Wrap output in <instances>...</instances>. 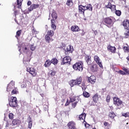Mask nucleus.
<instances>
[{
    "mask_svg": "<svg viewBox=\"0 0 129 129\" xmlns=\"http://www.w3.org/2000/svg\"><path fill=\"white\" fill-rule=\"evenodd\" d=\"M114 22H115V19L112 17H107L103 20L104 24L108 28H111Z\"/></svg>",
    "mask_w": 129,
    "mask_h": 129,
    "instance_id": "f257e3e1",
    "label": "nucleus"
},
{
    "mask_svg": "<svg viewBox=\"0 0 129 129\" xmlns=\"http://www.w3.org/2000/svg\"><path fill=\"white\" fill-rule=\"evenodd\" d=\"M89 10V11H90L91 12H92V5L91 4H88L85 6L82 5L79 6V12L81 14H83V15H84V12L85 11Z\"/></svg>",
    "mask_w": 129,
    "mask_h": 129,
    "instance_id": "f03ea898",
    "label": "nucleus"
},
{
    "mask_svg": "<svg viewBox=\"0 0 129 129\" xmlns=\"http://www.w3.org/2000/svg\"><path fill=\"white\" fill-rule=\"evenodd\" d=\"M82 83V77H80L76 80H72L69 82V85L71 87H73L74 85H80Z\"/></svg>",
    "mask_w": 129,
    "mask_h": 129,
    "instance_id": "7ed1b4c3",
    "label": "nucleus"
},
{
    "mask_svg": "<svg viewBox=\"0 0 129 129\" xmlns=\"http://www.w3.org/2000/svg\"><path fill=\"white\" fill-rule=\"evenodd\" d=\"M113 103L115 106H117L118 108L123 107V102H122V101H121L119 98L114 97L113 98Z\"/></svg>",
    "mask_w": 129,
    "mask_h": 129,
    "instance_id": "20e7f679",
    "label": "nucleus"
},
{
    "mask_svg": "<svg viewBox=\"0 0 129 129\" xmlns=\"http://www.w3.org/2000/svg\"><path fill=\"white\" fill-rule=\"evenodd\" d=\"M54 31L53 30H49L47 34L45 35V40L47 43L52 42L53 39H52V37L54 36Z\"/></svg>",
    "mask_w": 129,
    "mask_h": 129,
    "instance_id": "39448f33",
    "label": "nucleus"
},
{
    "mask_svg": "<svg viewBox=\"0 0 129 129\" xmlns=\"http://www.w3.org/2000/svg\"><path fill=\"white\" fill-rule=\"evenodd\" d=\"M9 105L11 107H17L18 106L17 98L16 97H12L11 98V100L9 101Z\"/></svg>",
    "mask_w": 129,
    "mask_h": 129,
    "instance_id": "423d86ee",
    "label": "nucleus"
},
{
    "mask_svg": "<svg viewBox=\"0 0 129 129\" xmlns=\"http://www.w3.org/2000/svg\"><path fill=\"white\" fill-rule=\"evenodd\" d=\"M73 68L77 71H82L83 67L81 62H77L73 66Z\"/></svg>",
    "mask_w": 129,
    "mask_h": 129,
    "instance_id": "0eeeda50",
    "label": "nucleus"
},
{
    "mask_svg": "<svg viewBox=\"0 0 129 129\" xmlns=\"http://www.w3.org/2000/svg\"><path fill=\"white\" fill-rule=\"evenodd\" d=\"M112 3H113V1L110 0L108 2V4L106 5V8H107V9H110L112 12H114V11H116V9L115 5H113Z\"/></svg>",
    "mask_w": 129,
    "mask_h": 129,
    "instance_id": "6e6552de",
    "label": "nucleus"
},
{
    "mask_svg": "<svg viewBox=\"0 0 129 129\" xmlns=\"http://www.w3.org/2000/svg\"><path fill=\"white\" fill-rule=\"evenodd\" d=\"M94 61H95L96 63L99 65L100 68H103V66H102V61H101V59H100L98 56L95 55L94 56Z\"/></svg>",
    "mask_w": 129,
    "mask_h": 129,
    "instance_id": "1a4fd4ad",
    "label": "nucleus"
},
{
    "mask_svg": "<svg viewBox=\"0 0 129 129\" xmlns=\"http://www.w3.org/2000/svg\"><path fill=\"white\" fill-rule=\"evenodd\" d=\"M27 72H29L32 76H36L37 75V72H36L34 68L28 67L27 68Z\"/></svg>",
    "mask_w": 129,
    "mask_h": 129,
    "instance_id": "9d476101",
    "label": "nucleus"
},
{
    "mask_svg": "<svg viewBox=\"0 0 129 129\" xmlns=\"http://www.w3.org/2000/svg\"><path fill=\"white\" fill-rule=\"evenodd\" d=\"M70 62H71V57L70 56H66L63 58L61 64L64 65L67 63L70 64Z\"/></svg>",
    "mask_w": 129,
    "mask_h": 129,
    "instance_id": "9b49d317",
    "label": "nucleus"
},
{
    "mask_svg": "<svg viewBox=\"0 0 129 129\" xmlns=\"http://www.w3.org/2000/svg\"><path fill=\"white\" fill-rule=\"evenodd\" d=\"M15 87V82L12 81L9 84L7 87V91L10 92L12 89H13Z\"/></svg>",
    "mask_w": 129,
    "mask_h": 129,
    "instance_id": "f8f14e48",
    "label": "nucleus"
},
{
    "mask_svg": "<svg viewBox=\"0 0 129 129\" xmlns=\"http://www.w3.org/2000/svg\"><path fill=\"white\" fill-rule=\"evenodd\" d=\"M123 27L126 30H129V21L127 20H125L122 23Z\"/></svg>",
    "mask_w": 129,
    "mask_h": 129,
    "instance_id": "ddd939ff",
    "label": "nucleus"
},
{
    "mask_svg": "<svg viewBox=\"0 0 129 129\" xmlns=\"http://www.w3.org/2000/svg\"><path fill=\"white\" fill-rule=\"evenodd\" d=\"M65 51V54L66 55L68 54V52H70V53H72V52H73V46L71 45L68 46Z\"/></svg>",
    "mask_w": 129,
    "mask_h": 129,
    "instance_id": "4468645a",
    "label": "nucleus"
},
{
    "mask_svg": "<svg viewBox=\"0 0 129 129\" xmlns=\"http://www.w3.org/2000/svg\"><path fill=\"white\" fill-rule=\"evenodd\" d=\"M96 81V78L94 76H91L89 78V82L91 84H94Z\"/></svg>",
    "mask_w": 129,
    "mask_h": 129,
    "instance_id": "2eb2a0df",
    "label": "nucleus"
},
{
    "mask_svg": "<svg viewBox=\"0 0 129 129\" xmlns=\"http://www.w3.org/2000/svg\"><path fill=\"white\" fill-rule=\"evenodd\" d=\"M71 29L72 32H79L80 31V29H79V27L77 25L72 26Z\"/></svg>",
    "mask_w": 129,
    "mask_h": 129,
    "instance_id": "dca6fc26",
    "label": "nucleus"
},
{
    "mask_svg": "<svg viewBox=\"0 0 129 129\" xmlns=\"http://www.w3.org/2000/svg\"><path fill=\"white\" fill-rule=\"evenodd\" d=\"M39 8V5L33 4L30 6V8H28L29 12H32L33 10L35 9H38Z\"/></svg>",
    "mask_w": 129,
    "mask_h": 129,
    "instance_id": "f3484780",
    "label": "nucleus"
},
{
    "mask_svg": "<svg viewBox=\"0 0 129 129\" xmlns=\"http://www.w3.org/2000/svg\"><path fill=\"white\" fill-rule=\"evenodd\" d=\"M68 125L70 129H76L75 127V123L74 121H71L68 124Z\"/></svg>",
    "mask_w": 129,
    "mask_h": 129,
    "instance_id": "a211bd4d",
    "label": "nucleus"
},
{
    "mask_svg": "<svg viewBox=\"0 0 129 129\" xmlns=\"http://www.w3.org/2000/svg\"><path fill=\"white\" fill-rule=\"evenodd\" d=\"M85 60L88 65H90L91 64V56L90 55H87L85 56Z\"/></svg>",
    "mask_w": 129,
    "mask_h": 129,
    "instance_id": "6ab92c4d",
    "label": "nucleus"
},
{
    "mask_svg": "<svg viewBox=\"0 0 129 129\" xmlns=\"http://www.w3.org/2000/svg\"><path fill=\"white\" fill-rule=\"evenodd\" d=\"M108 50L110 51L111 53H115V50H116V48H115V47L114 46H111V45H108L107 47Z\"/></svg>",
    "mask_w": 129,
    "mask_h": 129,
    "instance_id": "aec40b11",
    "label": "nucleus"
},
{
    "mask_svg": "<svg viewBox=\"0 0 129 129\" xmlns=\"http://www.w3.org/2000/svg\"><path fill=\"white\" fill-rule=\"evenodd\" d=\"M21 49L24 53H28V47L26 46V45H25V44H22L21 46Z\"/></svg>",
    "mask_w": 129,
    "mask_h": 129,
    "instance_id": "412c9836",
    "label": "nucleus"
},
{
    "mask_svg": "<svg viewBox=\"0 0 129 129\" xmlns=\"http://www.w3.org/2000/svg\"><path fill=\"white\" fill-rule=\"evenodd\" d=\"M51 28L53 31H55L56 28V25H55V20H51Z\"/></svg>",
    "mask_w": 129,
    "mask_h": 129,
    "instance_id": "4be33fe9",
    "label": "nucleus"
},
{
    "mask_svg": "<svg viewBox=\"0 0 129 129\" xmlns=\"http://www.w3.org/2000/svg\"><path fill=\"white\" fill-rule=\"evenodd\" d=\"M91 71H92V72H96V71H97V66L96 64H94L91 68Z\"/></svg>",
    "mask_w": 129,
    "mask_h": 129,
    "instance_id": "5701e85b",
    "label": "nucleus"
},
{
    "mask_svg": "<svg viewBox=\"0 0 129 129\" xmlns=\"http://www.w3.org/2000/svg\"><path fill=\"white\" fill-rule=\"evenodd\" d=\"M86 116V114L85 113L81 114L79 117L80 120H84L85 119Z\"/></svg>",
    "mask_w": 129,
    "mask_h": 129,
    "instance_id": "b1692460",
    "label": "nucleus"
},
{
    "mask_svg": "<svg viewBox=\"0 0 129 129\" xmlns=\"http://www.w3.org/2000/svg\"><path fill=\"white\" fill-rule=\"evenodd\" d=\"M51 60H50V59H48L45 61L44 66L45 67L48 68L49 66H50V65H51Z\"/></svg>",
    "mask_w": 129,
    "mask_h": 129,
    "instance_id": "393cba45",
    "label": "nucleus"
},
{
    "mask_svg": "<svg viewBox=\"0 0 129 129\" xmlns=\"http://www.w3.org/2000/svg\"><path fill=\"white\" fill-rule=\"evenodd\" d=\"M51 16L53 21H54V20H56V19H57V14L55 11H53L52 13L51 14Z\"/></svg>",
    "mask_w": 129,
    "mask_h": 129,
    "instance_id": "a878e982",
    "label": "nucleus"
},
{
    "mask_svg": "<svg viewBox=\"0 0 129 129\" xmlns=\"http://www.w3.org/2000/svg\"><path fill=\"white\" fill-rule=\"evenodd\" d=\"M50 62H51V63L52 64H53L54 65H56V64H57V63H58V60L57 59V58H52V59H51V60L50 61Z\"/></svg>",
    "mask_w": 129,
    "mask_h": 129,
    "instance_id": "bb28decb",
    "label": "nucleus"
},
{
    "mask_svg": "<svg viewBox=\"0 0 129 129\" xmlns=\"http://www.w3.org/2000/svg\"><path fill=\"white\" fill-rule=\"evenodd\" d=\"M93 100L95 103L97 102V101L98 100V95H97V94H95V95H94V96L93 97Z\"/></svg>",
    "mask_w": 129,
    "mask_h": 129,
    "instance_id": "cd10ccee",
    "label": "nucleus"
},
{
    "mask_svg": "<svg viewBox=\"0 0 129 129\" xmlns=\"http://www.w3.org/2000/svg\"><path fill=\"white\" fill-rule=\"evenodd\" d=\"M72 1L73 0H68L67 5L68 6V7H72L73 6V2Z\"/></svg>",
    "mask_w": 129,
    "mask_h": 129,
    "instance_id": "c85d7f7f",
    "label": "nucleus"
},
{
    "mask_svg": "<svg viewBox=\"0 0 129 129\" xmlns=\"http://www.w3.org/2000/svg\"><path fill=\"white\" fill-rule=\"evenodd\" d=\"M18 123H20V120H19L18 119H13L12 121V124H13V125H16L17 124H18Z\"/></svg>",
    "mask_w": 129,
    "mask_h": 129,
    "instance_id": "c756f323",
    "label": "nucleus"
},
{
    "mask_svg": "<svg viewBox=\"0 0 129 129\" xmlns=\"http://www.w3.org/2000/svg\"><path fill=\"white\" fill-rule=\"evenodd\" d=\"M125 46H126L123 47V50L124 52H126L127 53V52H129V47L127 44L126 43L125 44Z\"/></svg>",
    "mask_w": 129,
    "mask_h": 129,
    "instance_id": "7c9ffc66",
    "label": "nucleus"
},
{
    "mask_svg": "<svg viewBox=\"0 0 129 129\" xmlns=\"http://www.w3.org/2000/svg\"><path fill=\"white\" fill-rule=\"evenodd\" d=\"M22 2H23V0H17V5H18V8L21 9L22 6Z\"/></svg>",
    "mask_w": 129,
    "mask_h": 129,
    "instance_id": "2f4dec72",
    "label": "nucleus"
},
{
    "mask_svg": "<svg viewBox=\"0 0 129 129\" xmlns=\"http://www.w3.org/2000/svg\"><path fill=\"white\" fill-rule=\"evenodd\" d=\"M115 116V114L113 113V112H111L109 113V117L110 118H114Z\"/></svg>",
    "mask_w": 129,
    "mask_h": 129,
    "instance_id": "473e14b6",
    "label": "nucleus"
},
{
    "mask_svg": "<svg viewBox=\"0 0 129 129\" xmlns=\"http://www.w3.org/2000/svg\"><path fill=\"white\" fill-rule=\"evenodd\" d=\"M83 94L84 97L88 98L90 96V94H89V93L87 92H84Z\"/></svg>",
    "mask_w": 129,
    "mask_h": 129,
    "instance_id": "72a5a7b5",
    "label": "nucleus"
},
{
    "mask_svg": "<svg viewBox=\"0 0 129 129\" xmlns=\"http://www.w3.org/2000/svg\"><path fill=\"white\" fill-rule=\"evenodd\" d=\"M115 14L116 16H118V17H119V16L121 15V12L119 10H116Z\"/></svg>",
    "mask_w": 129,
    "mask_h": 129,
    "instance_id": "f704fd0d",
    "label": "nucleus"
},
{
    "mask_svg": "<svg viewBox=\"0 0 129 129\" xmlns=\"http://www.w3.org/2000/svg\"><path fill=\"white\" fill-rule=\"evenodd\" d=\"M48 74L49 75H51V76H55V74H56V73H55V72L54 71H50Z\"/></svg>",
    "mask_w": 129,
    "mask_h": 129,
    "instance_id": "c9c22d12",
    "label": "nucleus"
},
{
    "mask_svg": "<svg viewBox=\"0 0 129 129\" xmlns=\"http://www.w3.org/2000/svg\"><path fill=\"white\" fill-rule=\"evenodd\" d=\"M21 33H22V30L18 31L16 33V38H17V37H20V36L21 35Z\"/></svg>",
    "mask_w": 129,
    "mask_h": 129,
    "instance_id": "e433bc0d",
    "label": "nucleus"
},
{
    "mask_svg": "<svg viewBox=\"0 0 129 129\" xmlns=\"http://www.w3.org/2000/svg\"><path fill=\"white\" fill-rule=\"evenodd\" d=\"M30 48L31 51H34V50H36V46L32 44L30 45Z\"/></svg>",
    "mask_w": 129,
    "mask_h": 129,
    "instance_id": "4c0bfd02",
    "label": "nucleus"
},
{
    "mask_svg": "<svg viewBox=\"0 0 129 129\" xmlns=\"http://www.w3.org/2000/svg\"><path fill=\"white\" fill-rule=\"evenodd\" d=\"M9 117L10 119H13L14 118V114L12 113H10L9 114Z\"/></svg>",
    "mask_w": 129,
    "mask_h": 129,
    "instance_id": "58836bf2",
    "label": "nucleus"
},
{
    "mask_svg": "<svg viewBox=\"0 0 129 129\" xmlns=\"http://www.w3.org/2000/svg\"><path fill=\"white\" fill-rule=\"evenodd\" d=\"M26 92L30 95V97H32V91L30 90H26Z\"/></svg>",
    "mask_w": 129,
    "mask_h": 129,
    "instance_id": "ea45409f",
    "label": "nucleus"
},
{
    "mask_svg": "<svg viewBox=\"0 0 129 129\" xmlns=\"http://www.w3.org/2000/svg\"><path fill=\"white\" fill-rule=\"evenodd\" d=\"M118 73H119V74H121V75H125L126 74L125 72H123V71H119Z\"/></svg>",
    "mask_w": 129,
    "mask_h": 129,
    "instance_id": "a19ab883",
    "label": "nucleus"
},
{
    "mask_svg": "<svg viewBox=\"0 0 129 129\" xmlns=\"http://www.w3.org/2000/svg\"><path fill=\"white\" fill-rule=\"evenodd\" d=\"M123 70L124 71V72H125L126 74L129 75V71L127 70V69L123 68Z\"/></svg>",
    "mask_w": 129,
    "mask_h": 129,
    "instance_id": "79ce46f5",
    "label": "nucleus"
},
{
    "mask_svg": "<svg viewBox=\"0 0 129 129\" xmlns=\"http://www.w3.org/2000/svg\"><path fill=\"white\" fill-rule=\"evenodd\" d=\"M122 116H125V117H128L129 116V112L123 113Z\"/></svg>",
    "mask_w": 129,
    "mask_h": 129,
    "instance_id": "37998d69",
    "label": "nucleus"
},
{
    "mask_svg": "<svg viewBox=\"0 0 129 129\" xmlns=\"http://www.w3.org/2000/svg\"><path fill=\"white\" fill-rule=\"evenodd\" d=\"M84 124H85V127H89V126H90V125H89V124L86 123V121H84Z\"/></svg>",
    "mask_w": 129,
    "mask_h": 129,
    "instance_id": "c03bdc74",
    "label": "nucleus"
},
{
    "mask_svg": "<svg viewBox=\"0 0 129 129\" xmlns=\"http://www.w3.org/2000/svg\"><path fill=\"white\" fill-rule=\"evenodd\" d=\"M110 99V97L109 96H107L106 101L107 102H109V100Z\"/></svg>",
    "mask_w": 129,
    "mask_h": 129,
    "instance_id": "a18cd8bd",
    "label": "nucleus"
},
{
    "mask_svg": "<svg viewBox=\"0 0 129 129\" xmlns=\"http://www.w3.org/2000/svg\"><path fill=\"white\" fill-rule=\"evenodd\" d=\"M16 93H17V90H13L12 91V94H16Z\"/></svg>",
    "mask_w": 129,
    "mask_h": 129,
    "instance_id": "49530a36",
    "label": "nucleus"
},
{
    "mask_svg": "<svg viewBox=\"0 0 129 129\" xmlns=\"http://www.w3.org/2000/svg\"><path fill=\"white\" fill-rule=\"evenodd\" d=\"M76 99L75 98H71L70 99L71 102H74V101H75Z\"/></svg>",
    "mask_w": 129,
    "mask_h": 129,
    "instance_id": "de8ad7c7",
    "label": "nucleus"
},
{
    "mask_svg": "<svg viewBox=\"0 0 129 129\" xmlns=\"http://www.w3.org/2000/svg\"><path fill=\"white\" fill-rule=\"evenodd\" d=\"M32 33H34L35 34H38V31H36L35 29H32Z\"/></svg>",
    "mask_w": 129,
    "mask_h": 129,
    "instance_id": "09e8293b",
    "label": "nucleus"
},
{
    "mask_svg": "<svg viewBox=\"0 0 129 129\" xmlns=\"http://www.w3.org/2000/svg\"><path fill=\"white\" fill-rule=\"evenodd\" d=\"M82 89H83V88H85V84H84V83H82Z\"/></svg>",
    "mask_w": 129,
    "mask_h": 129,
    "instance_id": "8fccbe9b",
    "label": "nucleus"
},
{
    "mask_svg": "<svg viewBox=\"0 0 129 129\" xmlns=\"http://www.w3.org/2000/svg\"><path fill=\"white\" fill-rule=\"evenodd\" d=\"M26 86H27V85H26V84H22V85H21L22 88H25L26 87Z\"/></svg>",
    "mask_w": 129,
    "mask_h": 129,
    "instance_id": "3c124183",
    "label": "nucleus"
},
{
    "mask_svg": "<svg viewBox=\"0 0 129 129\" xmlns=\"http://www.w3.org/2000/svg\"><path fill=\"white\" fill-rule=\"evenodd\" d=\"M31 5H32V2H31V1H28L27 2V6H31Z\"/></svg>",
    "mask_w": 129,
    "mask_h": 129,
    "instance_id": "603ef678",
    "label": "nucleus"
},
{
    "mask_svg": "<svg viewBox=\"0 0 129 129\" xmlns=\"http://www.w3.org/2000/svg\"><path fill=\"white\" fill-rule=\"evenodd\" d=\"M125 36H129V30L124 33Z\"/></svg>",
    "mask_w": 129,
    "mask_h": 129,
    "instance_id": "864d4df0",
    "label": "nucleus"
},
{
    "mask_svg": "<svg viewBox=\"0 0 129 129\" xmlns=\"http://www.w3.org/2000/svg\"><path fill=\"white\" fill-rule=\"evenodd\" d=\"M95 6L97 7L98 9H100V6L99 7V5L98 4H96Z\"/></svg>",
    "mask_w": 129,
    "mask_h": 129,
    "instance_id": "5fc2aeb1",
    "label": "nucleus"
},
{
    "mask_svg": "<svg viewBox=\"0 0 129 129\" xmlns=\"http://www.w3.org/2000/svg\"><path fill=\"white\" fill-rule=\"evenodd\" d=\"M94 34L95 36H96V35H97V31H94Z\"/></svg>",
    "mask_w": 129,
    "mask_h": 129,
    "instance_id": "6e6d98bb",
    "label": "nucleus"
},
{
    "mask_svg": "<svg viewBox=\"0 0 129 129\" xmlns=\"http://www.w3.org/2000/svg\"><path fill=\"white\" fill-rule=\"evenodd\" d=\"M17 14H18V11H15L14 12V15H15V16H17Z\"/></svg>",
    "mask_w": 129,
    "mask_h": 129,
    "instance_id": "4d7b16f0",
    "label": "nucleus"
},
{
    "mask_svg": "<svg viewBox=\"0 0 129 129\" xmlns=\"http://www.w3.org/2000/svg\"><path fill=\"white\" fill-rule=\"evenodd\" d=\"M107 124H108V123H107V122H105L104 123V125L105 126H106V125H107Z\"/></svg>",
    "mask_w": 129,
    "mask_h": 129,
    "instance_id": "13d9d810",
    "label": "nucleus"
},
{
    "mask_svg": "<svg viewBox=\"0 0 129 129\" xmlns=\"http://www.w3.org/2000/svg\"><path fill=\"white\" fill-rule=\"evenodd\" d=\"M8 126H9V122H8L7 121L6 123V127H8Z\"/></svg>",
    "mask_w": 129,
    "mask_h": 129,
    "instance_id": "bf43d9fd",
    "label": "nucleus"
},
{
    "mask_svg": "<svg viewBox=\"0 0 129 129\" xmlns=\"http://www.w3.org/2000/svg\"><path fill=\"white\" fill-rule=\"evenodd\" d=\"M69 103L68 102H67L66 103V106H67V105H69Z\"/></svg>",
    "mask_w": 129,
    "mask_h": 129,
    "instance_id": "052dcab7",
    "label": "nucleus"
},
{
    "mask_svg": "<svg viewBox=\"0 0 129 129\" xmlns=\"http://www.w3.org/2000/svg\"><path fill=\"white\" fill-rule=\"evenodd\" d=\"M19 52H21V49L20 48H19Z\"/></svg>",
    "mask_w": 129,
    "mask_h": 129,
    "instance_id": "680f3d73",
    "label": "nucleus"
},
{
    "mask_svg": "<svg viewBox=\"0 0 129 129\" xmlns=\"http://www.w3.org/2000/svg\"><path fill=\"white\" fill-rule=\"evenodd\" d=\"M83 35H84V33H83V34H82V36H83Z\"/></svg>",
    "mask_w": 129,
    "mask_h": 129,
    "instance_id": "e2e57ef3",
    "label": "nucleus"
},
{
    "mask_svg": "<svg viewBox=\"0 0 129 129\" xmlns=\"http://www.w3.org/2000/svg\"><path fill=\"white\" fill-rule=\"evenodd\" d=\"M126 124H128V122H127V123H126Z\"/></svg>",
    "mask_w": 129,
    "mask_h": 129,
    "instance_id": "0e129e2a",
    "label": "nucleus"
},
{
    "mask_svg": "<svg viewBox=\"0 0 129 129\" xmlns=\"http://www.w3.org/2000/svg\"><path fill=\"white\" fill-rule=\"evenodd\" d=\"M122 1H123L124 2L125 1V0H122Z\"/></svg>",
    "mask_w": 129,
    "mask_h": 129,
    "instance_id": "69168bd1",
    "label": "nucleus"
}]
</instances>
